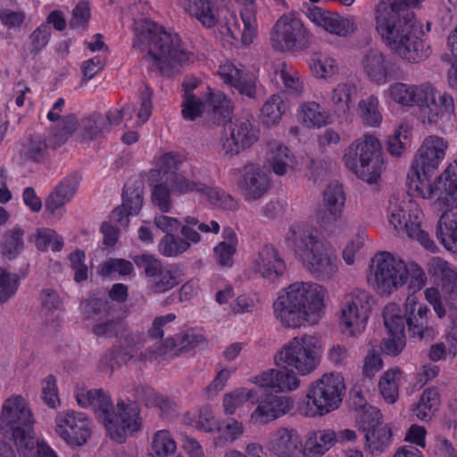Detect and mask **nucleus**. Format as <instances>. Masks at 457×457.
<instances>
[{"mask_svg": "<svg viewBox=\"0 0 457 457\" xmlns=\"http://www.w3.org/2000/svg\"><path fill=\"white\" fill-rule=\"evenodd\" d=\"M181 158L174 154H165L160 156L156 162V171L161 179H164L165 183L173 175H178L175 171L181 164Z\"/></svg>", "mask_w": 457, "mask_h": 457, "instance_id": "64", "label": "nucleus"}, {"mask_svg": "<svg viewBox=\"0 0 457 457\" xmlns=\"http://www.w3.org/2000/svg\"><path fill=\"white\" fill-rule=\"evenodd\" d=\"M411 137V128L406 123H401L386 140V149L389 154L394 157H401L407 150Z\"/></svg>", "mask_w": 457, "mask_h": 457, "instance_id": "52", "label": "nucleus"}, {"mask_svg": "<svg viewBox=\"0 0 457 457\" xmlns=\"http://www.w3.org/2000/svg\"><path fill=\"white\" fill-rule=\"evenodd\" d=\"M243 5L241 10V21L244 25L240 26L238 19L234 13H230V19L226 21L224 27L227 34L234 40L240 39L244 45L253 43L257 34L258 25L256 21V6L254 0H234Z\"/></svg>", "mask_w": 457, "mask_h": 457, "instance_id": "22", "label": "nucleus"}, {"mask_svg": "<svg viewBox=\"0 0 457 457\" xmlns=\"http://www.w3.org/2000/svg\"><path fill=\"white\" fill-rule=\"evenodd\" d=\"M254 395L253 389L238 387L226 393L222 399L223 411L228 415H232L247 403Z\"/></svg>", "mask_w": 457, "mask_h": 457, "instance_id": "56", "label": "nucleus"}, {"mask_svg": "<svg viewBox=\"0 0 457 457\" xmlns=\"http://www.w3.org/2000/svg\"><path fill=\"white\" fill-rule=\"evenodd\" d=\"M245 432V426L242 421L234 418H228L220 420L215 429L217 436L214 438L215 447L222 446L226 444H232L238 440Z\"/></svg>", "mask_w": 457, "mask_h": 457, "instance_id": "45", "label": "nucleus"}, {"mask_svg": "<svg viewBox=\"0 0 457 457\" xmlns=\"http://www.w3.org/2000/svg\"><path fill=\"white\" fill-rule=\"evenodd\" d=\"M26 438L17 445L20 457H57L47 445L35 438L34 435Z\"/></svg>", "mask_w": 457, "mask_h": 457, "instance_id": "55", "label": "nucleus"}, {"mask_svg": "<svg viewBox=\"0 0 457 457\" xmlns=\"http://www.w3.org/2000/svg\"><path fill=\"white\" fill-rule=\"evenodd\" d=\"M20 278L16 273L0 268V303L11 299L18 290Z\"/></svg>", "mask_w": 457, "mask_h": 457, "instance_id": "63", "label": "nucleus"}, {"mask_svg": "<svg viewBox=\"0 0 457 457\" xmlns=\"http://www.w3.org/2000/svg\"><path fill=\"white\" fill-rule=\"evenodd\" d=\"M329 300L326 287L311 280H297L282 288L273 303V313L289 328L316 325L325 316Z\"/></svg>", "mask_w": 457, "mask_h": 457, "instance_id": "4", "label": "nucleus"}, {"mask_svg": "<svg viewBox=\"0 0 457 457\" xmlns=\"http://www.w3.org/2000/svg\"><path fill=\"white\" fill-rule=\"evenodd\" d=\"M424 0H380L373 12L374 29L381 42L395 56L409 63L427 59L431 49L419 37L414 16L408 8Z\"/></svg>", "mask_w": 457, "mask_h": 457, "instance_id": "3", "label": "nucleus"}, {"mask_svg": "<svg viewBox=\"0 0 457 457\" xmlns=\"http://www.w3.org/2000/svg\"><path fill=\"white\" fill-rule=\"evenodd\" d=\"M402 372L398 369L387 370L378 381L379 393L387 403H395L399 397V385Z\"/></svg>", "mask_w": 457, "mask_h": 457, "instance_id": "49", "label": "nucleus"}, {"mask_svg": "<svg viewBox=\"0 0 457 457\" xmlns=\"http://www.w3.org/2000/svg\"><path fill=\"white\" fill-rule=\"evenodd\" d=\"M384 326L387 333H405L407 316L400 304L388 303L382 312Z\"/></svg>", "mask_w": 457, "mask_h": 457, "instance_id": "47", "label": "nucleus"}, {"mask_svg": "<svg viewBox=\"0 0 457 457\" xmlns=\"http://www.w3.org/2000/svg\"><path fill=\"white\" fill-rule=\"evenodd\" d=\"M268 394L257 399L255 406L249 415V422L253 425H267L290 411L294 406L291 396Z\"/></svg>", "mask_w": 457, "mask_h": 457, "instance_id": "21", "label": "nucleus"}, {"mask_svg": "<svg viewBox=\"0 0 457 457\" xmlns=\"http://www.w3.org/2000/svg\"><path fill=\"white\" fill-rule=\"evenodd\" d=\"M449 143L438 135H428L422 140L407 173L406 184L413 196L437 202L447 207H457V160L450 162L436 177L446 157Z\"/></svg>", "mask_w": 457, "mask_h": 457, "instance_id": "1", "label": "nucleus"}, {"mask_svg": "<svg viewBox=\"0 0 457 457\" xmlns=\"http://www.w3.org/2000/svg\"><path fill=\"white\" fill-rule=\"evenodd\" d=\"M357 29V22L353 16H341L332 13L326 31L339 37H347Z\"/></svg>", "mask_w": 457, "mask_h": 457, "instance_id": "59", "label": "nucleus"}, {"mask_svg": "<svg viewBox=\"0 0 457 457\" xmlns=\"http://www.w3.org/2000/svg\"><path fill=\"white\" fill-rule=\"evenodd\" d=\"M428 272L446 290L457 288V269L447 261L439 257L432 258L428 263Z\"/></svg>", "mask_w": 457, "mask_h": 457, "instance_id": "41", "label": "nucleus"}, {"mask_svg": "<svg viewBox=\"0 0 457 457\" xmlns=\"http://www.w3.org/2000/svg\"><path fill=\"white\" fill-rule=\"evenodd\" d=\"M309 31L299 13L291 12L281 15L270 31V45L279 52L302 50L309 44Z\"/></svg>", "mask_w": 457, "mask_h": 457, "instance_id": "17", "label": "nucleus"}, {"mask_svg": "<svg viewBox=\"0 0 457 457\" xmlns=\"http://www.w3.org/2000/svg\"><path fill=\"white\" fill-rule=\"evenodd\" d=\"M441 405V397L438 390L434 387L425 389L419 401L411 408L417 420L430 422L436 416Z\"/></svg>", "mask_w": 457, "mask_h": 457, "instance_id": "40", "label": "nucleus"}, {"mask_svg": "<svg viewBox=\"0 0 457 457\" xmlns=\"http://www.w3.org/2000/svg\"><path fill=\"white\" fill-rule=\"evenodd\" d=\"M238 238L235 230L229 227L222 231V241L213 248V258L221 267L230 268L234 263V256L237 250Z\"/></svg>", "mask_w": 457, "mask_h": 457, "instance_id": "39", "label": "nucleus"}, {"mask_svg": "<svg viewBox=\"0 0 457 457\" xmlns=\"http://www.w3.org/2000/svg\"><path fill=\"white\" fill-rule=\"evenodd\" d=\"M342 161L347 170L369 185H378L386 167L380 141L369 134L353 140L344 150Z\"/></svg>", "mask_w": 457, "mask_h": 457, "instance_id": "9", "label": "nucleus"}, {"mask_svg": "<svg viewBox=\"0 0 457 457\" xmlns=\"http://www.w3.org/2000/svg\"><path fill=\"white\" fill-rule=\"evenodd\" d=\"M359 116L363 124L371 128H378L381 125L383 115L379 108L378 96L370 95L358 103Z\"/></svg>", "mask_w": 457, "mask_h": 457, "instance_id": "48", "label": "nucleus"}, {"mask_svg": "<svg viewBox=\"0 0 457 457\" xmlns=\"http://www.w3.org/2000/svg\"><path fill=\"white\" fill-rule=\"evenodd\" d=\"M428 83L393 82L384 89L382 93L383 100L388 106L395 104L406 109L418 107Z\"/></svg>", "mask_w": 457, "mask_h": 457, "instance_id": "28", "label": "nucleus"}, {"mask_svg": "<svg viewBox=\"0 0 457 457\" xmlns=\"http://www.w3.org/2000/svg\"><path fill=\"white\" fill-rule=\"evenodd\" d=\"M403 308L411 338L432 341L437 337L438 330L431 320V311L428 306L420 301L417 295L409 294L403 303Z\"/></svg>", "mask_w": 457, "mask_h": 457, "instance_id": "19", "label": "nucleus"}, {"mask_svg": "<svg viewBox=\"0 0 457 457\" xmlns=\"http://www.w3.org/2000/svg\"><path fill=\"white\" fill-rule=\"evenodd\" d=\"M356 427L363 434L364 450L371 456H379L393 443L391 426L386 423L380 411L374 406H364L356 418Z\"/></svg>", "mask_w": 457, "mask_h": 457, "instance_id": "14", "label": "nucleus"}, {"mask_svg": "<svg viewBox=\"0 0 457 457\" xmlns=\"http://www.w3.org/2000/svg\"><path fill=\"white\" fill-rule=\"evenodd\" d=\"M386 220L396 234H404L432 253L436 251L437 246L429 235L424 211L416 201L390 200Z\"/></svg>", "mask_w": 457, "mask_h": 457, "instance_id": "11", "label": "nucleus"}, {"mask_svg": "<svg viewBox=\"0 0 457 457\" xmlns=\"http://www.w3.org/2000/svg\"><path fill=\"white\" fill-rule=\"evenodd\" d=\"M337 442V434L332 429H319L308 433L303 445V457H321Z\"/></svg>", "mask_w": 457, "mask_h": 457, "instance_id": "37", "label": "nucleus"}, {"mask_svg": "<svg viewBox=\"0 0 457 457\" xmlns=\"http://www.w3.org/2000/svg\"><path fill=\"white\" fill-rule=\"evenodd\" d=\"M152 92L149 88L145 87L142 92L140 99V107L137 110L134 106L126 105L121 109L111 110L108 112L107 119L111 124L118 125L122 120L129 122L132 120L133 113L137 111V119L135 120L136 126L143 125L151 116L152 113Z\"/></svg>", "mask_w": 457, "mask_h": 457, "instance_id": "34", "label": "nucleus"}, {"mask_svg": "<svg viewBox=\"0 0 457 457\" xmlns=\"http://www.w3.org/2000/svg\"><path fill=\"white\" fill-rule=\"evenodd\" d=\"M177 453V443L166 429L156 431L152 438L148 457H165Z\"/></svg>", "mask_w": 457, "mask_h": 457, "instance_id": "50", "label": "nucleus"}, {"mask_svg": "<svg viewBox=\"0 0 457 457\" xmlns=\"http://www.w3.org/2000/svg\"><path fill=\"white\" fill-rule=\"evenodd\" d=\"M367 283L378 294L390 295L407 285L414 291L427 282L422 268L415 262H405L388 252L375 254L369 264Z\"/></svg>", "mask_w": 457, "mask_h": 457, "instance_id": "8", "label": "nucleus"}, {"mask_svg": "<svg viewBox=\"0 0 457 457\" xmlns=\"http://www.w3.org/2000/svg\"><path fill=\"white\" fill-rule=\"evenodd\" d=\"M33 238L36 247L40 251H46L50 247L53 251L58 252L63 245L62 237L54 229L48 228L37 229Z\"/></svg>", "mask_w": 457, "mask_h": 457, "instance_id": "61", "label": "nucleus"}, {"mask_svg": "<svg viewBox=\"0 0 457 457\" xmlns=\"http://www.w3.org/2000/svg\"><path fill=\"white\" fill-rule=\"evenodd\" d=\"M133 46L143 54L147 67L162 73L193 63L196 57L179 34L145 21L137 32Z\"/></svg>", "mask_w": 457, "mask_h": 457, "instance_id": "5", "label": "nucleus"}, {"mask_svg": "<svg viewBox=\"0 0 457 457\" xmlns=\"http://www.w3.org/2000/svg\"><path fill=\"white\" fill-rule=\"evenodd\" d=\"M455 110L453 96L428 82L418 105L417 117L424 128L445 131L453 125Z\"/></svg>", "mask_w": 457, "mask_h": 457, "instance_id": "12", "label": "nucleus"}, {"mask_svg": "<svg viewBox=\"0 0 457 457\" xmlns=\"http://www.w3.org/2000/svg\"><path fill=\"white\" fill-rule=\"evenodd\" d=\"M252 270L262 278L275 281L285 274L287 265L276 247L265 245L253 256Z\"/></svg>", "mask_w": 457, "mask_h": 457, "instance_id": "26", "label": "nucleus"}, {"mask_svg": "<svg viewBox=\"0 0 457 457\" xmlns=\"http://www.w3.org/2000/svg\"><path fill=\"white\" fill-rule=\"evenodd\" d=\"M345 390L342 373L326 372L309 384L304 398L299 403L298 411L308 418L325 416L340 407Z\"/></svg>", "mask_w": 457, "mask_h": 457, "instance_id": "10", "label": "nucleus"}, {"mask_svg": "<svg viewBox=\"0 0 457 457\" xmlns=\"http://www.w3.org/2000/svg\"><path fill=\"white\" fill-rule=\"evenodd\" d=\"M34 417L27 399L13 395L5 399L0 412V429L11 434L16 446L25 441L27 436L34 435Z\"/></svg>", "mask_w": 457, "mask_h": 457, "instance_id": "15", "label": "nucleus"}, {"mask_svg": "<svg viewBox=\"0 0 457 457\" xmlns=\"http://www.w3.org/2000/svg\"><path fill=\"white\" fill-rule=\"evenodd\" d=\"M373 297L365 290H354L345 295L337 315L340 333L347 338L361 336L372 312Z\"/></svg>", "mask_w": 457, "mask_h": 457, "instance_id": "13", "label": "nucleus"}, {"mask_svg": "<svg viewBox=\"0 0 457 457\" xmlns=\"http://www.w3.org/2000/svg\"><path fill=\"white\" fill-rule=\"evenodd\" d=\"M270 186V178L261 165L250 162L241 169L237 187L245 201L260 199Z\"/></svg>", "mask_w": 457, "mask_h": 457, "instance_id": "23", "label": "nucleus"}, {"mask_svg": "<svg viewBox=\"0 0 457 457\" xmlns=\"http://www.w3.org/2000/svg\"><path fill=\"white\" fill-rule=\"evenodd\" d=\"M41 400L50 409L56 410L62 405L56 378L49 374L40 384Z\"/></svg>", "mask_w": 457, "mask_h": 457, "instance_id": "58", "label": "nucleus"}, {"mask_svg": "<svg viewBox=\"0 0 457 457\" xmlns=\"http://www.w3.org/2000/svg\"><path fill=\"white\" fill-rule=\"evenodd\" d=\"M24 230L21 228H13L7 230L2 240L1 253L8 259L16 258L24 249Z\"/></svg>", "mask_w": 457, "mask_h": 457, "instance_id": "53", "label": "nucleus"}, {"mask_svg": "<svg viewBox=\"0 0 457 457\" xmlns=\"http://www.w3.org/2000/svg\"><path fill=\"white\" fill-rule=\"evenodd\" d=\"M323 347L314 336L302 334L294 337L274 354L276 368L266 369L249 378L262 391L291 393L302 384L300 376L312 374L320 365Z\"/></svg>", "mask_w": 457, "mask_h": 457, "instance_id": "2", "label": "nucleus"}, {"mask_svg": "<svg viewBox=\"0 0 457 457\" xmlns=\"http://www.w3.org/2000/svg\"><path fill=\"white\" fill-rule=\"evenodd\" d=\"M259 134L258 128L250 120L236 119L225 126L224 136L220 140L221 153L228 157L237 155L255 144Z\"/></svg>", "mask_w": 457, "mask_h": 457, "instance_id": "20", "label": "nucleus"}, {"mask_svg": "<svg viewBox=\"0 0 457 457\" xmlns=\"http://www.w3.org/2000/svg\"><path fill=\"white\" fill-rule=\"evenodd\" d=\"M265 166L277 176H284L298 170L296 157L284 144L271 142L264 159Z\"/></svg>", "mask_w": 457, "mask_h": 457, "instance_id": "30", "label": "nucleus"}, {"mask_svg": "<svg viewBox=\"0 0 457 457\" xmlns=\"http://www.w3.org/2000/svg\"><path fill=\"white\" fill-rule=\"evenodd\" d=\"M218 73L224 83L236 88L240 95L250 98L256 96V79L248 75L241 67L233 62H226L220 64Z\"/></svg>", "mask_w": 457, "mask_h": 457, "instance_id": "31", "label": "nucleus"}, {"mask_svg": "<svg viewBox=\"0 0 457 457\" xmlns=\"http://www.w3.org/2000/svg\"><path fill=\"white\" fill-rule=\"evenodd\" d=\"M74 397L79 407L95 412L110 436L119 443L124 442L129 435L141 428L140 410L137 403L119 401L116 412L112 413L110 396L102 389L91 388L82 383L77 384Z\"/></svg>", "mask_w": 457, "mask_h": 457, "instance_id": "6", "label": "nucleus"}, {"mask_svg": "<svg viewBox=\"0 0 457 457\" xmlns=\"http://www.w3.org/2000/svg\"><path fill=\"white\" fill-rule=\"evenodd\" d=\"M309 67L313 77L320 80L332 79L340 71L337 59L324 53H314L310 59Z\"/></svg>", "mask_w": 457, "mask_h": 457, "instance_id": "43", "label": "nucleus"}, {"mask_svg": "<svg viewBox=\"0 0 457 457\" xmlns=\"http://www.w3.org/2000/svg\"><path fill=\"white\" fill-rule=\"evenodd\" d=\"M143 206V198L139 192H135L129 195V190L125 189L123 194V203L120 206L113 210L111 214V220L120 227H127L129 223V217L137 215Z\"/></svg>", "mask_w": 457, "mask_h": 457, "instance_id": "42", "label": "nucleus"}, {"mask_svg": "<svg viewBox=\"0 0 457 457\" xmlns=\"http://www.w3.org/2000/svg\"><path fill=\"white\" fill-rule=\"evenodd\" d=\"M231 110L230 101L209 87L197 94L184 95L181 104L182 115L188 120L200 117L220 120L228 117Z\"/></svg>", "mask_w": 457, "mask_h": 457, "instance_id": "16", "label": "nucleus"}, {"mask_svg": "<svg viewBox=\"0 0 457 457\" xmlns=\"http://www.w3.org/2000/svg\"><path fill=\"white\" fill-rule=\"evenodd\" d=\"M345 200V193L341 184H328L322 194V207L326 216L331 220H338L344 212Z\"/></svg>", "mask_w": 457, "mask_h": 457, "instance_id": "38", "label": "nucleus"}, {"mask_svg": "<svg viewBox=\"0 0 457 457\" xmlns=\"http://www.w3.org/2000/svg\"><path fill=\"white\" fill-rule=\"evenodd\" d=\"M179 344H177L173 338H166L162 345L165 348H158V354L166 353L167 349H190L205 342V336L201 329H190L184 333L180 337Z\"/></svg>", "mask_w": 457, "mask_h": 457, "instance_id": "54", "label": "nucleus"}, {"mask_svg": "<svg viewBox=\"0 0 457 457\" xmlns=\"http://www.w3.org/2000/svg\"><path fill=\"white\" fill-rule=\"evenodd\" d=\"M183 421L186 425L210 434H215L220 421L214 416L212 406L206 404L197 412L187 411L184 414Z\"/></svg>", "mask_w": 457, "mask_h": 457, "instance_id": "44", "label": "nucleus"}, {"mask_svg": "<svg viewBox=\"0 0 457 457\" xmlns=\"http://www.w3.org/2000/svg\"><path fill=\"white\" fill-rule=\"evenodd\" d=\"M424 297L428 304L433 308L438 319H443L448 314L450 324L446 328V340L450 345V352L457 353V308L448 306L446 310L444 304L441 294L437 287H429L424 290Z\"/></svg>", "mask_w": 457, "mask_h": 457, "instance_id": "29", "label": "nucleus"}, {"mask_svg": "<svg viewBox=\"0 0 457 457\" xmlns=\"http://www.w3.org/2000/svg\"><path fill=\"white\" fill-rule=\"evenodd\" d=\"M286 110V104L279 96L273 95L262 105L261 116L267 124H277Z\"/></svg>", "mask_w": 457, "mask_h": 457, "instance_id": "60", "label": "nucleus"}, {"mask_svg": "<svg viewBox=\"0 0 457 457\" xmlns=\"http://www.w3.org/2000/svg\"><path fill=\"white\" fill-rule=\"evenodd\" d=\"M79 184V177L71 174L51 191L45 201V212L51 218L59 220L66 213V204L74 197Z\"/></svg>", "mask_w": 457, "mask_h": 457, "instance_id": "27", "label": "nucleus"}, {"mask_svg": "<svg viewBox=\"0 0 457 457\" xmlns=\"http://www.w3.org/2000/svg\"><path fill=\"white\" fill-rule=\"evenodd\" d=\"M198 195L202 201L214 207L227 210H236L237 208V201L218 188L204 185V191H199Z\"/></svg>", "mask_w": 457, "mask_h": 457, "instance_id": "57", "label": "nucleus"}, {"mask_svg": "<svg viewBox=\"0 0 457 457\" xmlns=\"http://www.w3.org/2000/svg\"><path fill=\"white\" fill-rule=\"evenodd\" d=\"M295 118L307 129H320L332 122L331 114L315 101L302 103L296 109Z\"/></svg>", "mask_w": 457, "mask_h": 457, "instance_id": "36", "label": "nucleus"}, {"mask_svg": "<svg viewBox=\"0 0 457 457\" xmlns=\"http://www.w3.org/2000/svg\"><path fill=\"white\" fill-rule=\"evenodd\" d=\"M266 448L276 457H300L303 455V445L296 429L278 427L270 432Z\"/></svg>", "mask_w": 457, "mask_h": 457, "instance_id": "25", "label": "nucleus"}, {"mask_svg": "<svg viewBox=\"0 0 457 457\" xmlns=\"http://www.w3.org/2000/svg\"><path fill=\"white\" fill-rule=\"evenodd\" d=\"M356 95L357 86L353 81H341L332 88L328 104L338 119L348 120Z\"/></svg>", "mask_w": 457, "mask_h": 457, "instance_id": "32", "label": "nucleus"}, {"mask_svg": "<svg viewBox=\"0 0 457 457\" xmlns=\"http://www.w3.org/2000/svg\"><path fill=\"white\" fill-rule=\"evenodd\" d=\"M438 204L446 210L437 220L436 237L446 251L457 254V214L452 211L454 207Z\"/></svg>", "mask_w": 457, "mask_h": 457, "instance_id": "35", "label": "nucleus"}, {"mask_svg": "<svg viewBox=\"0 0 457 457\" xmlns=\"http://www.w3.org/2000/svg\"><path fill=\"white\" fill-rule=\"evenodd\" d=\"M362 69L368 79L377 85H385L391 79L387 56L379 50H370L362 59Z\"/></svg>", "mask_w": 457, "mask_h": 457, "instance_id": "33", "label": "nucleus"}, {"mask_svg": "<svg viewBox=\"0 0 457 457\" xmlns=\"http://www.w3.org/2000/svg\"><path fill=\"white\" fill-rule=\"evenodd\" d=\"M275 80H280L285 88L291 94H299L303 91V84L298 73L283 62H278L274 66Z\"/></svg>", "mask_w": 457, "mask_h": 457, "instance_id": "51", "label": "nucleus"}, {"mask_svg": "<svg viewBox=\"0 0 457 457\" xmlns=\"http://www.w3.org/2000/svg\"><path fill=\"white\" fill-rule=\"evenodd\" d=\"M180 6L191 16L199 21L204 27L212 28L219 25L220 33L228 39H233L227 34L224 27L230 19V13L222 17L223 11H219L211 0H179ZM228 12V11H226Z\"/></svg>", "mask_w": 457, "mask_h": 457, "instance_id": "24", "label": "nucleus"}, {"mask_svg": "<svg viewBox=\"0 0 457 457\" xmlns=\"http://www.w3.org/2000/svg\"><path fill=\"white\" fill-rule=\"evenodd\" d=\"M166 184L170 187V191L174 195H181L192 192L198 194L199 191H204V184L195 182L181 173L170 177Z\"/></svg>", "mask_w": 457, "mask_h": 457, "instance_id": "62", "label": "nucleus"}, {"mask_svg": "<svg viewBox=\"0 0 457 457\" xmlns=\"http://www.w3.org/2000/svg\"><path fill=\"white\" fill-rule=\"evenodd\" d=\"M218 233L220 225L218 222L212 220L209 224L201 223L195 218L187 217L185 219V224L182 225L180 233L184 242L187 243L188 249L192 245H195L201 241V236L198 231Z\"/></svg>", "mask_w": 457, "mask_h": 457, "instance_id": "46", "label": "nucleus"}, {"mask_svg": "<svg viewBox=\"0 0 457 457\" xmlns=\"http://www.w3.org/2000/svg\"><path fill=\"white\" fill-rule=\"evenodd\" d=\"M284 240L297 261L315 278L327 280L337 273L335 252L320 239L317 230L312 226L305 222L291 224L285 232Z\"/></svg>", "mask_w": 457, "mask_h": 457, "instance_id": "7", "label": "nucleus"}, {"mask_svg": "<svg viewBox=\"0 0 457 457\" xmlns=\"http://www.w3.org/2000/svg\"><path fill=\"white\" fill-rule=\"evenodd\" d=\"M53 430L69 446L81 447L91 436V421L82 412L62 410L54 416Z\"/></svg>", "mask_w": 457, "mask_h": 457, "instance_id": "18", "label": "nucleus"}]
</instances>
